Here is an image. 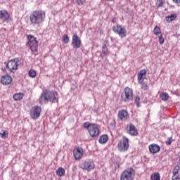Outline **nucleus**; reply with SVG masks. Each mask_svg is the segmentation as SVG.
<instances>
[{
  "instance_id": "1",
  "label": "nucleus",
  "mask_w": 180,
  "mask_h": 180,
  "mask_svg": "<svg viewBox=\"0 0 180 180\" xmlns=\"http://www.w3.org/2000/svg\"><path fill=\"white\" fill-rule=\"evenodd\" d=\"M39 102L41 105L44 103H58V93L54 91L45 90L44 91L39 98Z\"/></svg>"
},
{
  "instance_id": "2",
  "label": "nucleus",
  "mask_w": 180,
  "mask_h": 180,
  "mask_svg": "<svg viewBox=\"0 0 180 180\" xmlns=\"http://www.w3.org/2000/svg\"><path fill=\"white\" fill-rule=\"evenodd\" d=\"M46 20V11L43 10H34L30 15V22L32 25L40 26Z\"/></svg>"
},
{
  "instance_id": "3",
  "label": "nucleus",
  "mask_w": 180,
  "mask_h": 180,
  "mask_svg": "<svg viewBox=\"0 0 180 180\" xmlns=\"http://www.w3.org/2000/svg\"><path fill=\"white\" fill-rule=\"evenodd\" d=\"M83 127H84V129H86L91 137L95 138L99 136L100 131L99 126L98 124H91L86 122L84 123Z\"/></svg>"
},
{
  "instance_id": "4",
  "label": "nucleus",
  "mask_w": 180,
  "mask_h": 180,
  "mask_svg": "<svg viewBox=\"0 0 180 180\" xmlns=\"http://www.w3.org/2000/svg\"><path fill=\"white\" fill-rule=\"evenodd\" d=\"M19 63H20V59L19 58L11 60L8 63L5 62L6 70H8L11 73L17 71L18 67H19Z\"/></svg>"
},
{
  "instance_id": "5",
  "label": "nucleus",
  "mask_w": 180,
  "mask_h": 180,
  "mask_svg": "<svg viewBox=\"0 0 180 180\" xmlns=\"http://www.w3.org/2000/svg\"><path fill=\"white\" fill-rule=\"evenodd\" d=\"M121 101L122 102H130L133 101V90L129 87H126L121 95Z\"/></svg>"
},
{
  "instance_id": "6",
  "label": "nucleus",
  "mask_w": 180,
  "mask_h": 180,
  "mask_svg": "<svg viewBox=\"0 0 180 180\" xmlns=\"http://www.w3.org/2000/svg\"><path fill=\"white\" fill-rule=\"evenodd\" d=\"M133 179H134V169L131 167L124 170L120 175V180Z\"/></svg>"
},
{
  "instance_id": "7",
  "label": "nucleus",
  "mask_w": 180,
  "mask_h": 180,
  "mask_svg": "<svg viewBox=\"0 0 180 180\" xmlns=\"http://www.w3.org/2000/svg\"><path fill=\"white\" fill-rule=\"evenodd\" d=\"M28 42L27 44L30 46V50L32 52L37 51V49L39 47V42H37V39L33 35H28L27 37Z\"/></svg>"
},
{
  "instance_id": "8",
  "label": "nucleus",
  "mask_w": 180,
  "mask_h": 180,
  "mask_svg": "<svg viewBox=\"0 0 180 180\" xmlns=\"http://www.w3.org/2000/svg\"><path fill=\"white\" fill-rule=\"evenodd\" d=\"M40 113H41V108L40 106L35 105L32 107L30 112L31 119L36 120L40 117Z\"/></svg>"
},
{
  "instance_id": "9",
  "label": "nucleus",
  "mask_w": 180,
  "mask_h": 180,
  "mask_svg": "<svg viewBox=\"0 0 180 180\" xmlns=\"http://www.w3.org/2000/svg\"><path fill=\"white\" fill-rule=\"evenodd\" d=\"M119 151H127L129 149V139L124 137L122 141H120L117 144Z\"/></svg>"
},
{
  "instance_id": "10",
  "label": "nucleus",
  "mask_w": 180,
  "mask_h": 180,
  "mask_svg": "<svg viewBox=\"0 0 180 180\" xmlns=\"http://www.w3.org/2000/svg\"><path fill=\"white\" fill-rule=\"evenodd\" d=\"M112 32H114V33H117L120 37H122V39L126 36L127 33L126 29L122 27L121 25H119L112 27Z\"/></svg>"
},
{
  "instance_id": "11",
  "label": "nucleus",
  "mask_w": 180,
  "mask_h": 180,
  "mask_svg": "<svg viewBox=\"0 0 180 180\" xmlns=\"http://www.w3.org/2000/svg\"><path fill=\"white\" fill-rule=\"evenodd\" d=\"M0 20L3 22H9L11 21V14L6 10L0 11Z\"/></svg>"
},
{
  "instance_id": "12",
  "label": "nucleus",
  "mask_w": 180,
  "mask_h": 180,
  "mask_svg": "<svg viewBox=\"0 0 180 180\" xmlns=\"http://www.w3.org/2000/svg\"><path fill=\"white\" fill-rule=\"evenodd\" d=\"M80 168H82V169H84V171L89 172L95 168V164H94V162L86 161L80 164Z\"/></svg>"
},
{
  "instance_id": "13",
  "label": "nucleus",
  "mask_w": 180,
  "mask_h": 180,
  "mask_svg": "<svg viewBox=\"0 0 180 180\" xmlns=\"http://www.w3.org/2000/svg\"><path fill=\"white\" fill-rule=\"evenodd\" d=\"M72 45L73 49H79L81 47V39L77 34H74L72 36Z\"/></svg>"
},
{
  "instance_id": "14",
  "label": "nucleus",
  "mask_w": 180,
  "mask_h": 180,
  "mask_svg": "<svg viewBox=\"0 0 180 180\" xmlns=\"http://www.w3.org/2000/svg\"><path fill=\"white\" fill-rule=\"evenodd\" d=\"M118 119L120 120H122V122H126L130 116L129 115V112L126 110H119L118 115H117Z\"/></svg>"
},
{
  "instance_id": "15",
  "label": "nucleus",
  "mask_w": 180,
  "mask_h": 180,
  "mask_svg": "<svg viewBox=\"0 0 180 180\" xmlns=\"http://www.w3.org/2000/svg\"><path fill=\"white\" fill-rule=\"evenodd\" d=\"M149 151L151 154H157L161 151V147L157 143H153L148 146Z\"/></svg>"
},
{
  "instance_id": "16",
  "label": "nucleus",
  "mask_w": 180,
  "mask_h": 180,
  "mask_svg": "<svg viewBox=\"0 0 180 180\" xmlns=\"http://www.w3.org/2000/svg\"><path fill=\"white\" fill-rule=\"evenodd\" d=\"M0 82L2 85H9L12 82V77L8 74L3 75L1 77Z\"/></svg>"
},
{
  "instance_id": "17",
  "label": "nucleus",
  "mask_w": 180,
  "mask_h": 180,
  "mask_svg": "<svg viewBox=\"0 0 180 180\" xmlns=\"http://www.w3.org/2000/svg\"><path fill=\"white\" fill-rule=\"evenodd\" d=\"M127 133L130 136H136V127L133 124L127 125L126 127Z\"/></svg>"
},
{
  "instance_id": "18",
  "label": "nucleus",
  "mask_w": 180,
  "mask_h": 180,
  "mask_svg": "<svg viewBox=\"0 0 180 180\" xmlns=\"http://www.w3.org/2000/svg\"><path fill=\"white\" fill-rule=\"evenodd\" d=\"M83 154L84 150L79 147L73 150V155L76 160H79L82 157Z\"/></svg>"
},
{
  "instance_id": "19",
  "label": "nucleus",
  "mask_w": 180,
  "mask_h": 180,
  "mask_svg": "<svg viewBox=\"0 0 180 180\" xmlns=\"http://www.w3.org/2000/svg\"><path fill=\"white\" fill-rule=\"evenodd\" d=\"M146 77H147V70L146 69L141 70L138 73V82L144 81Z\"/></svg>"
},
{
  "instance_id": "20",
  "label": "nucleus",
  "mask_w": 180,
  "mask_h": 180,
  "mask_svg": "<svg viewBox=\"0 0 180 180\" xmlns=\"http://www.w3.org/2000/svg\"><path fill=\"white\" fill-rule=\"evenodd\" d=\"M138 84L140 85L141 89H142V91H148V82L142 80L141 82H138Z\"/></svg>"
},
{
  "instance_id": "21",
  "label": "nucleus",
  "mask_w": 180,
  "mask_h": 180,
  "mask_svg": "<svg viewBox=\"0 0 180 180\" xmlns=\"http://www.w3.org/2000/svg\"><path fill=\"white\" fill-rule=\"evenodd\" d=\"M105 56H108V46H106V42L103 43L102 46V53L101 57L103 58Z\"/></svg>"
},
{
  "instance_id": "22",
  "label": "nucleus",
  "mask_w": 180,
  "mask_h": 180,
  "mask_svg": "<svg viewBox=\"0 0 180 180\" xmlns=\"http://www.w3.org/2000/svg\"><path fill=\"white\" fill-rule=\"evenodd\" d=\"M108 140H109V136L107 134H103L100 136L98 143H100V144H105L108 142Z\"/></svg>"
},
{
  "instance_id": "23",
  "label": "nucleus",
  "mask_w": 180,
  "mask_h": 180,
  "mask_svg": "<svg viewBox=\"0 0 180 180\" xmlns=\"http://www.w3.org/2000/svg\"><path fill=\"white\" fill-rule=\"evenodd\" d=\"M56 172L58 176H64V175H65V169H64L63 167L58 168Z\"/></svg>"
},
{
  "instance_id": "24",
  "label": "nucleus",
  "mask_w": 180,
  "mask_h": 180,
  "mask_svg": "<svg viewBox=\"0 0 180 180\" xmlns=\"http://www.w3.org/2000/svg\"><path fill=\"white\" fill-rule=\"evenodd\" d=\"M150 180H161V175L158 172H154L150 176Z\"/></svg>"
},
{
  "instance_id": "25",
  "label": "nucleus",
  "mask_w": 180,
  "mask_h": 180,
  "mask_svg": "<svg viewBox=\"0 0 180 180\" xmlns=\"http://www.w3.org/2000/svg\"><path fill=\"white\" fill-rule=\"evenodd\" d=\"M176 19V14H171L170 15L166 16L165 20L167 22H173Z\"/></svg>"
},
{
  "instance_id": "26",
  "label": "nucleus",
  "mask_w": 180,
  "mask_h": 180,
  "mask_svg": "<svg viewBox=\"0 0 180 180\" xmlns=\"http://www.w3.org/2000/svg\"><path fill=\"white\" fill-rule=\"evenodd\" d=\"M23 94L22 93H18V94H15L13 95V99L14 101H20L21 99H23Z\"/></svg>"
},
{
  "instance_id": "27",
  "label": "nucleus",
  "mask_w": 180,
  "mask_h": 180,
  "mask_svg": "<svg viewBox=\"0 0 180 180\" xmlns=\"http://www.w3.org/2000/svg\"><path fill=\"white\" fill-rule=\"evenodd\" d=\"M160 98L162 99V101H168V99H169V95H168V93L167 92H162L161 94H160Z\"/></svg>"
},
{
  "instance_id": "28",
  "label": "nucleus",
  "mask_w": 180,
  "mask_h": 180,
  "mask_svg": "<svg viewBox=\"0 0 180 180\" xmlns=\"http://www.w3.org/2000/svg\"><path fill=\"white\" fill-rule=\"evenodd\" d=\"M8 132L6 130H1V131L0 132V137H1V139H8Z\"/></svg>"
},
{
  "instance_id": "29",
  "label": "nucleus",
  "mask_w": 180,
  "mask_h": 180,
  "mask_svg": "<svg viewBox=\"0 0 180 180\" xmlns=\"http://www.w3.org/2000/svg\"><path fill=\"white\" fill-rule=\"evenodd\" d=\"M153 33L156 36H158V34H161V28H160V27H158V26H155L153 30Z\"/></svg>"
},
{
  "instance_id": "30",
  "label": "nucleus",
  "mask_w": 180,
  "mask_h": 180,
  "mask_svg": "<svg viewBox=\"0 0 180 180\" xmlns=\"http://www.w3.org/2000/svg\"><path fill=\"white\" fill-rule=\"evenodd\" d=\"M62 41L65 44H68L70 41V38L68 37V34H64L62 37Z\"/></svg>"
},
{
  "instance_id": "31",
  "label": "nucleus",
  "mask_w": 180,
  "mask_h": 180,
  "mask_svg": "<svg viewBox=\"0 0 180 180\" xmlns=\"http://www.w3.org/2000/svg\"><path fill=\"white\" fill-rule=\"evenodd\" d=\"M36 70H30L28 72V75L30 77H31V78H34L36 77Z\"/></svg>"
},
{
  "instance_id": "32",
  "label": "nucleus",
  "mask_w": 180,
  "mask_h": 180,
  "mask_svg": "<svg viewBox=\"0 0 180 180\" xmlns=\"http://www.w3.org/2000/svg\"><path fill=\"white\" fill-rule=\"evenodd\" d=\"M172 141H174V140H172V136L169 137L168 141H165L166 146H171V144H172Z\"/></svg>"
},
{
  "instance_id": "33",
  "label": "nucleus",
  "mask_w": 180,
  "mask_h": 180,
  "mask_svg": "<svg viewBox=\"0 0 180 180\" xmlns=\"http://www.w3.org/2000/svg\"><path fill=\"white\" fill-rule=\"evenodd\" d=\"M164 41H165V39H164L162 34H161V35L159 36V43L160 44H164Z\"/></svg>"
},
{
  "instance_id": "34",
  "label": "nucleus",
  "mask_w": 180,
  "mask_h": 180,
  "mask_svg": "<svg viewBox=\"0 0 180 180\" xmlns=\"http://www.w3.org/2000/svg\"><path fill=\"white\" fill-rule=\"evenodd\" d=\"M136 103L137 108H140L141 106V105L140 103V97H139V96L136 97Z\"/></svg>"
},
{
  "instance_id": "35",
  "label": "nucleus",
  "mask_w": 180,
  "mask_h": 180,
  "mask_svg": "<svg viewBox=\"0 0 180 180\" xmlns=\"http://www.w3.org/2000/svg\"><path fill=\"white\" fill-rule=\"evenodd\" d=\"M77 4H78V5H84L85 0H77Z\"/></svg>"
},
{
  "instance_id": "36",
  "label": "nucleus",
  "mask_w": 180,
  "mask_h": 180,
  "mask_svg": "<svg viewBox=\"0 0 180 180\" xmlns=\"http://www.w3.org/2000/svg\"><path fill=\"white\" fill-rule=\"evenodd\" d=\"M164 5V1L162 0H159V4L158 5V8H161Z\"/></svg>"
},
{
  "instance_id": "37",
  "label": "nucleus",
  "mask_w": 180,
  "mask_h": 180,
  "mask_svg": "<svg viewBox=\"0 0 180 180\" xmlns=\"http://www.w3.org/2000/svg\"><path fill=\"white\" fill-rule=\"evenodd\" d=\"M178 172H179V171L175 169H173V172H172V174L173 175H176V174H178Z\"/></svg>"
},
{
  "instance_id": "38",
  "label": "nucleus",
  "mask_w": 180,
  "mask_h": 180,
  "mask_svg": "<svg viewBox=\"0 0 180 180\" xmlns=\"http://www.w3.org/2000/svg\"><path fill=\"white\" fill-rule=\"evenodd\" d=\"M172 180H180V179H179V177L175 176V175H174V176H172Z\"/></svg>"
},
{
  "instance_id": "39",
  "label": "nucleus",
  "mask_w": 180,
  "mask_h": 180,
  "mask_svg": "<svg viewBox=\"0 0 180 180\" xmlns=\"http://www.w3.org/2000/svg\"><path fill=\"white\" fill-rule=\"evenodd\" d=\"M174 169H175L176 170H177V171H179V169H180L179 165L175 166V167H174Z\"/></svg>"
},
{
  "instance_id": "40",
  "label": "nucleus",
  "mask_w": 180,
  "mask_h": 180,
  "mask_svg": "<svg viewBox=\"0 0 180 180\" xmlns=\"http://www.w3.org/2000/svg\"><path fill=\"white\" fill-rule=\"evenodd\" d=\"M175 4H180V0H172Z\"/></svg>"
},
{
  "instance_id": "41",
  "label": "nucleus",
  "mask_w": 180,
  "mask_h": 180,
  "mask_svg": "<svg viewBox=\"0 0 180 180\" xmlns=\"http://www.w3.org/2000/svg\"><path fill=\"white\" fill-rule=\"evenodd\" d=\"M111 22H112V23H115L116 22V18H113L112 20H111Z\"/></svg>"
},
{
  "instance_id": "42",
  "label": "nucleus",
  "mask_w": 180,
  "mask_h": 180,
  "mask_svg": "<svg viewBox=\"0 0 180 180\" xmlns=\"http://www.w3.org/2000/svg\"><path fill=\"white\" fill-rule=\"evenodd\" d=\"M137 134H139V132L137 131V129L136 130V136H137Z\"/></svg>"
},
{
  "instance_id": "43",
  "label": "nucleus",
  "mask_w": 180,
  "mask_h": 180,
  "mask_svg": "<svg viewBox=\"0 0 180 180\" xmlns=\"http://www.w3.org/2000/svg\"><path fill=\"white\" fill-rule=\"evenodd\" d=\"M179 165H180V158H179Z\"/></svg>"
}]
</instances>
